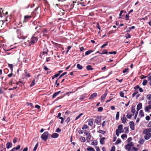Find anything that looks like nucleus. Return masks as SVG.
<instances>
[{
    "label": "nucleus",
    "instance_id": "7c9ffc66",
    "mask_svg": "<svg viewBox=\"0 0 151 151\" xmlns=\"http://www.w3.org/2000/svg\"><path fill=\"white\" fill-rule=\"evenodd\" d=\"M119 112H117L116 114V120H118L119 119Z\"/></svg>",
    "mask_w": 151,
    "mask_h": 151
},
{
    "label": "nucleus",
    "instance_id": "de8ad7c7",
    "mask_svg": "<svg viewBox=\"0 0 151 151\" xmlns=\"http://www.w3.org/2000/svg\"><path fill=\"white\" fill-rule=\"evenodd\" d=\"M129 70V69L128 68H125L122 71V72L123 73H124L128 71Z\"/></svg>",
    "mask_w": 151,
    "mask_h": 151
},
{
    "label": "nucleus",
    "instance_id": "69168bd1",
    "mask_svg": "<svg viewBox=\"0 0 151 151\" xmlns=\"http://www.w3.org/2000/svg\"><path fill=\"white\" fill-rule=\"evenodd\" d=\"M138 114V111H137L135 113L134 116V119H135L137 116V114Z\"/></svg>",
    "mask_w": 151,
    "mask_h": 151
},
{
    "label": "nucleus",
    "instance_id": "c03bdc74",
    "mask_svg": "<svg viewBox=\"0 0 151 151\" xmlns=\"http://www.w3.org/2000/svg\"><path fill=\"white\" fill-rule=\"evenodd\" d=\"M38 143H37L36 144V145H35V146L33 148V151H35L37 149L38 147Z\"/></svg>",
    "mask_w": 151,
    "mask_h": 151
},
{
    "label": "nucleus",
    "instance_id": "473e14b6",
    "mask_svg": "<svg viewBox=\"0 0 151 151\" xmlns=\"http://www.w3.org/2000/svg\"><path fill=\"white\" fill-rule=\"evenodd\" d=\"M98 133H101L102 134H104L106 133V132L104 130H99L97 131Z\"/></svg>",
    "mask_w": 151,
    "mask_h": 151
},
{
    "label": "nucleus",
    "instance_id": "9b49d317",
    "mask_svg": "<svg viewBox=\"0 0 151 151\" xmlns=\"http://www.w3.org/2000/svg\"><path fill=\"white\" fill-rule=\"evenodd\" d=\"M6 148L7 149L11 148L12 146V143L10 142H7L6 144Z\"/></svg>",
    "mask_w": 151,
    "mask_h": 151
},
{
    "label": "nucleus",
    "instance_id": "4468645a",
    "mask_svg": "<svg viewBox=\"0 0 151 151\" xmlns=\"http://www.w3.org/2000/svg\"><path fill=\"white\" fill-rule=\"evenodd\" d=\"M59 136V134L57 133H53L51 135V137L52 138H56Z\"/></svg>",
    "mask_w": 151,
    "mask_h": 151
},
{
    "label": "nucleus",
    "instance_id": "393cba45",
    "mask_svg": "<svg viewBox=\"0 0 151 151\" xmlns=\"http://www.w3.org/2000/svg\"><path fill=\"white\" fill-rule=\"evenodd\" d=\"M87 150L88 151H95L94 149L93 148L90 147H88L87 148Z\"/></svg>",
    "mask_w": 151,
    "mask_h": 151
},
{
    "label": "nucleus",
    "instance_id": "dca6fc26",
    "mask_svg": "<svg viewBox=\"0 0 151 151\" xmlns=\"http://www.w3.org/2000/svg\"><path fill=\"white\" fill-rule=\"evenodd\" d=\"M105 139V138L103 137L101 139H100V142L101 145H104V140Z\"/></svg>",
    "mask_w": 151,
    "mask_h": 151
},
{
    "label": "nucleus",
    "instance_id": "cd10ccee",
    "mask_svg": "<svg viewBox=\"0 0 151 151\" xmlns=\"http://www.w3.org/2000/svg\"><path fill=\"white\" fill-rule=\"evenodd\" d=\"M93 52V51L92 50H88L85 53V55H88L89 54H90V53H91L92 52Z\"/></svg>",
    "mask_w": 151,
    "mask_h": 151
},
{
    "label": "nucleus",
    "instance_id": "f257e3e1",
    "mask_svg": "<svg viewBox=\"0 0 151 151\" xmlns=\"http://www.w3.org/2000/svg\"><path fill=\"white\" fill-rule=\"evenodd\" d=\"M40 37V34L39 32H35L31 37V41L29 43L30 45L36 43L37 42L38 39Z\"/></svg>",
    "mask_w": 151,
    "mask_h": 151
},
{
    "label": "nucleus",
    "instance_id": "6ab92c4d",
    "mask_svg": "<svg viewBox=\"0 0 151 151\" xmlns=\"http://www.w3.org/2000/svg\"><path fill=\"white\" fill-rule=\"evenodd\" d=\"M125 115H123V117H121V120L122 121V123L124 124L126 122V119L125 117Z\"/></svg>",
    "mask_w": 151,
    "mask_h": 151
},
{
    "label": "nucleus",
    "instance_id": "1a4fd4ad",
    "mask_svg": "<svg viewBox=\"0 0 151 151\" xmlns=\"http://www.w3.org/2000/svg\"><path fill=\"white\" fill-rule=\"evenodd\" d=\"M34 12L35 13V14H36V13L38 14V15L40 14V9L39 7H37V8H36L34 10Z\"/></svg>",
    "mask_w": 151,
    "mask_h": 151
},
{
    "label": "nucleus",
    "instance_id": "3c124183",
    "mask_svg": "<svg viewBox=\"0 0 151 151\" xmlns=\"http://www.w3.org/2000/svg\"><path fill=\"white\" fill-rule=\"evenodd\" d=\"M88 127L86 125H85L83 126L82 127V129L83 130L86 129L88 128Z\"/></svg>",
    "mask_w": 151,
    "mask_h": 151
},
{
    "label": "nucleus",
    "instance_id": "20e7f679",
    "mask_svg": "<svg viewBox=\"0 0 151 151\" xmlns=\"http://www.w3.org/2000/svg\"><path fill=\"white\" fill-rule=\"evenodd\" d=\"M133 145V143L132 142H130L125 145V149L128 151H130L131 150V147Z\"/></svg>",
    "mask_w": 151,
    "mask_h": 151
},
{
    "label": "nucleus",
    "instance_id": "4c0bfd02",
    "mask_svg": "<svg viewBox=\"0 0 151 151\" xmlns=\"http://www.w3.org/2000/svg\"><path fill=\"white\" fill-rule=\"evenodd\" d=\"M121 140L120 139H118L116 141L115 143V145H117L121 143Z\"/></svg>",
    "mask_w": 151,
    "mask_h": 151
},
{
    "label": "nucleus",
    "instance_id": "39448f33",
    "mask_svg": "<svg viewBox=\"0 0 151 151\" xmlns=\"http://www.w3.org/2000/svg\"><path fill=\"white\" fill-rule=\"evenodd\" d=\"M101 122V116H97L95 120V122L97 124L100 125Z\"/></svg>",
    "mask_w": 151,
    "mask_h": 151
},
{
    "label": "nucleus",
    "instance_id": "774afa93",
    "mask_svg": "<svg viewBox=\"0 0 151 151\" xmlns=\"http://www.w3.org/2000/svg\"><path fill=\"white\" fill-rule=\"evenodd\" d=\"M147 78L148 81H151V76H147Z\"/></svg>",
    "mask_w": 151,
    "mask_h": 151
},
{
    "label": "nucleus",
    "instance_id": "a18cd8bd",
    "mask_svg": "<svg viewBox=\"0 0 151 151\" xmlns=\"http://www.w3.org/2000/svg\"><path fill=\"white\" fill-rule=\"evenodd\" d=\"M108 43V42H106L105 43L101 46V48H102L106 46L107 45Z\"/></svg>",
    "mask_w": 151,
    "mask_h": 151
},
{
    "label": "nucleus",
    "instance_id": "9d476101",
    "mask_svg": "<svg viewBox=\"0 0 151 151\" xmlns=\"http://www.w3.org/2000/svg\"><path fill=\"white\" fill-rule=\"evenodd\" d=\"M93 119L91 118L90 119L88 122V124L89 125L91 126H92L93 124Z\"/></svg>",
    "mask_w": 151,
    "mask_h": 151
},
{
    "label": "nucleus",
    "instance_id": "f3484780",
    "mask_svg": "<svg viewBox=\"0 0 151 151\" xmlns=\"http://www.w3.org/2000/svg\"><path fill=\"white\" fill-rule=\"evenodd\" d=\"M79 140L81 142H85L86 141V139L84 137H82V136H80V138H79Z\"/></svg>",
    "mask_w": 151,
    "mask_h": 151
},
{
    "label": "nucleus",
    "instance_id": "72a5a7b5",
    "mask_svg": "<svg viewBox=\"0 0 151 151\" xmlns=\"http://www.w3.org/2000/svg\"><path fill=\"white\" fill-rule=\"evenodd\" d=\"M133 114H128L127 115H126V116L128 118V119H130L133 116Z\"/></svg>",
    "mask_w": 151,
    "mask_h": 151
},
{
    "label": "nucleus",
    "instance_id": "aec40b11",
    "mask_svg": "<svg viewBox=\"0 0 151 151\" xmlns=\"http://www.w3.org/2000/svg\"><path fill=\"white\" fill-rule=\"evenodd\" d=\"M139 116L141 117H142L144 116V114L143 110H141L139 111Z\"/></svg>",
    "mask_w": 151,
    "mask_h": 151
},
{
    "label": "nucleus",
    "instance_id": "5fc2aeb1",
    "mask_svg": "<svg viewBox=\"0 0 151 151\" xmlns=\"http://www.w3.org/2000/svg\"><path fill=\"white\" fill-rule=\"evenodd\" d=\"M135 28V27L134 26H132V27H129V30H127V31L129 32L132 29H134Z\"/></svg>",
    "mask_w": 151,
    "mask_h": 151
},
{
    "label": "nucleus",
    "instance_id": "c85d7f7f",
    "mask_svg": "<svg viewBox=\"0 0 151 151\" xmlns=\"http://www.w3.org/2000/svg\"><path fill=\"white\" fill-rule=\"evenodd\" d=\"M147 83V81L146 79L144 80L142 82V84L144 86H145L146 85Z\"/></svg>",
    "mask_w": 151,
    "mask_h": 151
},
{
    "label": "nucleus",
    "instance_id": "a211bd4d",
    "mask_svg": "<svg viewBox=\"0 0 151 151\" xmlns=\"http://www.w3.org/2000/svg\"><path fill=\"white\" fill-rule=\"evenodd\" d=\"M60 92V91H58L56 92H55L53 95L52 96V98L53 99H54L55 97L56 96L58 95L59 93Z\"/></svg>",
    "mask_w": 151,
    "mask_h": 151
},
{
    "label": "nucleus",
    "instance_id": "bf43d9fd",
    "mask_svg": "<svg viewBox=\"0 0 151 151\" xmlns=\"http://www.w3.org/2000/svg\"><path fill=\"white\" fill-rule=\"evenodd\" d=\"M91 136L90 135H88V136L86 137V139L87 141H88V140H91Z\"/></svg>",
    "mask_w": 151,
    "mask_h": 151
},
{
    "label": "nucleus",
    "instance_id": "c9c22d12",
    "mask_svg": "<svg viewBox=\"0 0 151 151\" xmlns=\"http://www.w3.org/2000/svg\"><path fill=\"white\" fill-rule=\"evenodd\" d=\"M126 39L127 38H130L131 37V35H130L129 34H126L125 35L124 37Z\"/></svg>",
    "mask_w": 151,
    "mask_h": 151
},
{
    "label": "nucleus",
    "instance_id": "6e6552de",
    "mask_svg": "<svg viewBox=\"0 0 151 151\" xmlns=\"http://www.w3.org/2000/svg\"><path fill=\"white\" fill-rule=\"evenodd\" d=\"M107 94V93L106 92L104 94L102 95L101 97V101H104L105 99L106 96Z\"/></svg>",
    "mask_w": 151,
    "mask_h": 151
},
{
    "label": "nucleus",
    "instance_id": "bb28decb",
    "mask_svg": "<svg viewBox=\"0 0 151 151\" xmlns=\"http://www.w3.org/2000/svg\"><path fill=\"white\" fill-rule=\"evenodd\" d=\"M86 68L87 70H93L91 66L89 65L86 66Z\"/></svg>",
    "mask_w": 151,
    "mask_h": 151
},
{
    "label": "nucleus",
    "instance_id": "2f4dec72",
    "mask_svg": "<svg viewBox=\"0 0 151 151\" xmlns=\"http://www.w3.org/2000/svg\"><path fill=\"white\" fill-rule=\"evenodd\" d=\"M127 136L126 134H124L121 136V138L124 139L125 138H127Z\"/></svg>",
    "mask_w": 151,
    "mask_h": 151
},
{
    "label": "nucleus",
    "instance_id": "6e6d98bb",
    "mask_svg": "<svg viewBox=\"0 0 151 151\" xmlns=\"http://www.w3.org/2000/svg\"><path fill=\"white\" fill-rule=\"evenodd\" d=\"M84 133L86 135L88 136L89 135H90V133L88 131H85L84 132Z\"/></svg>",
    "mask_w": 151,
    "mask_h": 151
},
{
    "label": "nucleus",
    "instance_id": "37998d69",
    "mask_svg": "<svg viewBox=\"0 0 151 151\" xmlns=\"http://www.w3.org/2000/svg\"><path fill=\"white\" fill-rule=\"evenodd\" d=\"M144 142V141L143 139H140L138 142L139 144H142Z\"/></svg>",
    "mask_w": 151,
    "mask_h": 151
},
{
    "label": "nucleus",
    "instance_id": "f704fd0d",
    "mask_svg": "<svg viewBox=\"0 0 151 151\" xmlns=\"http://www.w3.org/2000/svg\"><path fill=\"white\" fill-rule=\"evenodd\" d=\"M67 74V73L66 72H64L58 78V79H59L61 78V77H62L63 76L65 75H66Z\"/></svg>",
    "mask_w": 151,
    "mask_h": 151
},
{
    "label": "nucleus",
    "instance_id": "e2e57ef3",
    "mask_svg": "<svg viewBox=\"0 0 151 151\" xmlns=\"http://www.w3.org/2000/svg\"><path fill=\"white\" fill-rule=\"evenodd\" d=\"M16 150H19L20 147V145H18L16 147H14Z\"/></svg>",
    "mask_w": 151,
    "mask_h": 151
},
{
    "label": "nucleus",
    "instance_id": "49530a36",
    "mask_svg": "<svg viewBox=\"0 0 151 151\" xmlns=\"http://www.w3.org/2000/svg\"><path fill=\"white\" fill-rule=\"evenodd\" d=\"M147 99L148 100H151V94H150L147 96Z\"/></svg>",
    "mask_w": 151,
    "mask_h": 151
},
{
    "label": "nucleus",
    "instance_id": "8fccbe9b",
    "mask_svg": "<svg viewBox=\"0 0 151 151\" xmlns=\"http://www.w3.org/2000/svg\"><path fill=\"white\" fill-rule=\"evenodd\" d=\"M25 76L27 78H29L30 77V74L27 72H26L25 73Z\"/></svg>",
    "mask_w": 151,
    "mask_h": 151
},
{
    "label": "nucleus",
    "instance_id": "680f3d73",
    "mask_svg": "<svg viewBox=\"0 0 151 151\" xmlns=\"http://www.w3.org/2000/svg\"><path fill=\"white\" fill-rule=\"evenodd\" d=\"M106 121H104L103 122L102 124V127H104V125H105V124H106Z\"/></svg>",
    "mask_w": 151,
    "mask_h": 151
},
{
    "label": "nucleus",
    "instance_id": "b1692460",
    "mask_svg": "<svg viewBox=\"0 0 151 151\" xmlns=\"http://www.w3.org/2000/svg\"><path fill=\"white\" fill-rule=\"evenodd\" d=\"M8 67L10 68L12 72L13 71V65L12 64H8Z\"/></svg>",
    "mask_w": 151,
    "mask_h": 151
},
{
    "label": "nucleus",
    "instance_id": "f03ea898",
    "mask_svg": "<svg viewBox=\"0 0 151 151\" xmlns=\"http://www.w3.org/2000/svg\"><path fill=\"white\" fill-rule=\"evenodd\" d=\"M151 129L149 128L145 129L143 132L144 138L146 140H148L151 137Z\"/></svg>",
    "mask_w": 151,
    "mask_h": 151
},
{
    "label": "nucleus",
    "instance_id": "052dcab7",
    "mask_svg": "<svg viewBox=\"0 0 151 151\" xmlns=\"http://www.w3.org/2000/svg\"><path fill=\"white\" fill-rule=\"evenodd\" d=\"M103 110V108L102 107H99L98 108V111H101Z\"/></svg>",
    "mask_w": 151,
    "mask_h": 151
},
{
    "label": "nucleus",
    "instance_id": "c756f323",
    "mask_svg": "<svg viewBox=\"0 0 151 151\" xmlns=\"http://www.w3.org/2000/svg\"><path fill=\"white\" fill-rule=\"evenodd\" d=\"M77 67L79 70H81L83 68L82 66L78 63L77 64Z\"/></svg>",
    "mask_w": 151,
    "mask_h": 151
},
{
    "label": "nucleus",
    "instance_id": "13d9d810",
    "mask_svg": "<svg viewBox=\"0 0 151 151\" xmlns=\"http://www.w3.org/2000/svg\"><path fill=\"white\" fill-rule=\"evenodd\" d=\"M61 131V129H60L59 128H58L55 131V132L58 133H59Z\"/></svg>",
    "mask_w": 151,
    "mask_h": 151
},
{
    "label": "nucleus",
    "instance_id": "09e8293b",
    "mask_svg": "<svg viewBox=\"0 0 151 151\" xmlns=\"http://www.w3.org/2000/svg\"><path fill=\"white\" fill-rule=\"evenodd\" d=\"M124 129L125 130V132L126 133H128L129 132L128 129L127 127H124Z\"/></svg>",
    "mask_w": 151,
    "mask_h": 151
},
{
    "label": "nucleus",
    "instance_id": "4be33fe9",
    "mask_svg": "<svg viewBox=\"0 0 151 151\" xmlns=\"http://www.w3.org/2000/svg\"><path fill=\"white\" fill-rule=\"evenodd\" d=\"M123 132H120L119 129H117L116 131V135L117 137H118L119 136V134L122 133Z\"/></svg>",
    "mask_w": 151,
    "mask_h": 151
},
{
    "label": "nucleus",
    "instance_id": "423d86ee",
    "mask_svg": "<svg viewBox=\"0 0 151 151\" xmlns=\"http://www.w3.org/2000/svg\"><path fill=\"white\" fill-rule=\"evenodd\" d=\"M32 17L30 15H26L24 16V22H26L28 21Z\"/></svg>",
    "mask_w": 151,
    "mask_h": 151
},
{
    "label": "nucleus",
    "instance_id": "7ed1b4c3",
    "mask_svg": "<svg viewBox=\"0 0 151 151\" xmlns=\"http://www.w3.org/2000/svg\"><path fill=\"white\" fill-rule=\"evenodd\" d=\"M49 134L47 132H45L42 135L41 138L43 141H45L48 139Z\"/></svg>",
    "mask_w": 151,
    "mask_h": 151
},
{
    "label": "nucleus",
    "instance_id": "864d4df0",
    "mask_svg": "<svg viewBox=\"0 0 151 151\" xmlns=\"http://www.w3.org/2000/svg\"><path fill=\"white\" fill-rule=\"evenodd\" d=\"M109 53L110 55L114 54V55L116 54V52L115 51H113V52H109Z\"/></svg>",
    "mask_w": 151,
    "mask_h": 151
},
{
    "label": "nucleus",
    "instance_id": "58836bf2",
    "mask_svg": "<svg viewBox=\"0 0 151 151\" xmlns=\"http://www.w3.org/2000/svg\"><path fill=\"white\" fill-rule=\"evenodd\" d=\"M138 91H134L133 93L132 94V97L133 98L137 94V93H138Z\"/></svg>",
    "mask_w": 151,
    "mask_h": 151
},
{
    "label": "nucleus",
    "instance_id": "ea45409f",
    "mask_svg": "<svg viewBox=\"0 0 151 151\" xmlns=\"http://www.w3.org/2000/svg\"><path fill=\"white\" fill-rule=\"evenodd\" d=\"M83 114V113H81L78 116H77V117H76L75 118V120H77L78 119H79L82 115Z\"/></svg>",
    "mask_w": 151,
    "mask_h": 151
},
{
    "label": "nucleus",
    "instance_id": "2eb2a0df",
    "mask_svg": "<svg viewBox=\"0 0 151 151\" xmlns=\"http://www.w3.org/2000/svg\"><path fill=\"white\" fill-rule=\"evenodd\" d=\"M97 96V93H94L92 94L89 98V99H93L94 97H96Z\"/></svg>",
    "mask_w": 151,
    "mask_h": 151
},
{
    "label": "nucleus",
    "instance_id": "0e129e2a",
    "mask_svg": "<svg viewBox=\"0 0 151 151\" xmlns=\"http://www.w3.org/2000/svg\"><path fill=\"white\" fill-rule=\"evenodd\" d=\"M115 147L114 146H112L111 148V151H115Z\"/></svg>",
    "mask_w": 151,
    "mask_h": 151
},
{
    "label": "nucleus",
    "instance_id": "e433bc0d",
    "mask_svg": "<svg viewBox=\"0 0 151 151\" xmlns=\"http://www.w3.org/2000/svg\"><path fill=\"white\" fill-rule=\"evenodd\" d=\"M129 14H127L126 15L125 17V19L126 20H128L129 19Z\"/></svg>",
    "mask_w": 151,
    "mask_h": 151
},
{
    "label": "nucleus",
    "instance_id": "4d7b16f0",
    "mask_svg": "<svg viewBox=\"0 0 151 151\" xmlns=\"http://www.w3.org/2000/svg\"><path fill=\"white\" fill-rule=\"evenodd\" d=\"M70 119L69 117H67L66 119L65 122L68 124L70 121Z\"/></svg>",
    "mask_w": 151,
    "mask_h": 151
},
{
    "label": "nucleus",
    "instance_id": "412c9836",
    "mask_svg": "<svg viewBox=\"0 0 151 151\" xmlns=\"http://www.w3.org/2000/svg\"><path fill=\"white\" fill-rule=\"evenodd\" d=\"M131 112L133 113V114L134 115V114L135 113V109L134 106H132Z\"/></svg>",
    "mask_w": 151,
    "mask_h": 151
},
{
    "label": "nucleus",
    "instance_id": "f8f14e48",
    "mask_svg": "<svg viewBox=\"0 0 151 151\" xmlns=\"http://www.w3.org/2000/svg\"><path fill=\"white\" fill-rule=\"evenodd\" d=\"M142 105L141 103H139L137 105V111H138L141 109H142Z\"/></svg>",
    "mask_w": 151,
    "mask_h": 151
},
{
    "label": "nucleus",
    "instance_id": "79ce46f5",
    "mask_svg": "<svg viewBox=\"0 0 151 151\" xmlns=\"http://www.w3.org/2000/svg\"><path fill=\"white\" fill-rule=\"evenodd\" d=\"M119 95L121 97H124V93L122 91H121L120 92Z\"/></svg>",
    "mask_w": 151,
    "mask_h": 151
},
{
    "label": "nucleus",
    "instance_id": "a19ab883",
    "mask_svg": "<svg viewBox=\"0 0 151 151\" xmlns=\"http://www.w3.org/2000/svg\"><path fill=\"white\" fill-rule=\"evenodd\" d=\"M35 79H33L31 83V84L30 85V87H32L35 85Z\"/></svg>",
    "mask_w": 151,
    "mask_h": 151
},
{
    "label": "nucleus",
    "instance_id": "0eeeda50",
    "mask_svg": "<svg viewBox=\"0 0 151 151\" xmlns=\"http://www.w3.org/2000/svg\"><path fill=\"white\" fill-rule=\"evenodd\" d=\"M129 126L132 130H133L134 129V123L133 121H131L129 122Z\"/></svg>",
    "mask_w": 151,
    "mask_h": 151
},
{
    "label": "nucleus",
    "instance_id": "a878e982",
    "mask_svg": "<svg viewBox=\"0 0 151 151\" xmlns=\"http://www.w3.org/2000/svg\"><path fill=\"white\" fill-rule=\"evenodd\" d=\"M91 144L93 145L96 146L98 144V142L96 140H94L92 142Z\"/></svg>",
    "mask_w": 151,
    "mask_h": 151
},
{
    "label": "nucleus",
    "instance_id": "603ef678",
    "mask_svg": "<svg viewBox=\"0 0 151 151\" xmlns=\"http://www.w3.org/2000/svg\"><path fill=\"white\" fill-rule=\"evenodd\" d=\"M122 124L119 125L118 127V129L119 130L122 129Z\"/></svg>",
    "mask_w": 151,
    "mask_h": 151
},
{
    "label": "nucleus",
    "instance_id": "ddd939ff",
    "mask_svg": "<svg viewBox=\"0 0 151 151\" xmlns=\"http://www.w3.org/2000/svg\"><path fill=\"white\" fill-rule=\"evenodd\" d=\"M151 109V105H149L146 107L145 109V112H149V110Z\"/></svg>",
    "mask_w": 151,
    "mask_h": 151
},
{
    "label": "nucleus",
    "instance_id": "338daca9",
    "mask_svg": "<svg viewBox=\"0 0 151 151\" xmlns=\"http://www.w3.org/2000/svg\"><path fill=\"white\" fill-rule=\"evenodd\" d=\"M43 32V34L45 35H46V33H47V30L46 29H45L43 30V31H42Z\"/></svg>",
    "mask_w": 151,
    "mask_h": 151
},
{
    "label": "nucleus",
    "instance_id": "5701e85b",
    "mask_svg": "<svg viewBox=\"0 0 151 151\" xmlns=\"http://www.w3.org/2000/svg\"><path fill=\"white\" fill-rule=\"evenodd\" d=\"M86 96V94H84L81 95L79 98L80 100H82L84 99Z\"/></svg>",
    "mask_w": 151,
    "mask_h": 151
}]
</instances>
